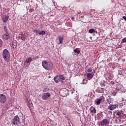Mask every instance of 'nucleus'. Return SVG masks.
I'll return each instance as SVG.
<instances>
[{
    "label": "nucleus",
    "mask_w": 126,
    "mask_h": 126,
    "mask_svg": "<svg viewBox=\"0 0 126 126\" xmlns=\"http://www.w3.org/2000/svg\"><path fill=\"white\" fill-rule=\"evenodd\" d=\"M121 43L122 44H124V43H126V37L124 38L122 40H121Z\"/></svg>",
    "instance_id": "obj_23"
},
{
    "label": "nucleus",
    "mask_w": 126,
    "mask_h": 126,
    "mask_svg": "<svg viewBox=\"0 0 126 126\" xmlns=\"http://www.w3.org/2000/svg\"><path fill=\"white\" fill-rule=\"evenodd\" d=\"M123 114H124V112H123L122 110H119L117 111L116 112V115L117 116H118V117H119V118H121V117H122V115H123Z\"/></svg>",
    "instance_id": "obj_12"
},
{
    "label": "nucleus",
    "mask_w": 126,
    "mask_h": 126,
    "mask_svg": "<svg viewBox=\"0 0 126 126\" xmlns=\"http://www.w3.org/2000/svg\"><path fill=\"white\" fill-rule=\"evenodd\" d=\"M2 57L4 61L8 63L10 61V53L7 49H4L2 52Z\"/></svg>",
    "instance_id": "obj_2"
},
{
    "label": "nucleus",
    "mask_w": 126,
    "mask_h": 126,
    "mask_svg": "<svg viewBox=\"0 0 126 126\" xmlns=\"http://www.w3.org/2000/svg\"><path fill=\"white\" fill-rule=\"evenodd\" d=\"M101 101H102V98H99L97 99H96L94 102L96 103L97 105H99V104H101Z\"/></svg>",
    "instance_id": "obj_16"
},
{
    "label": "nucleus",
    "mask_w": 126,
    "mask_h": 126,
    "mask_svg": "<svg viewBox=\"0 0 126 126\" xmlns=\"http://www.w3.org/2000/svg\"><path fill=\"white\" fill-rule=\"evenodd\" d=\"M13 48H16V46H13Z\"/></svg>",
    "instance_id": "obj_33"
},
{
    "label": "nucleus",
    "mask_w": 126,
    "mask_h": 126,
    "mask_svg": "<svg viewBox=\"0 0 126 126\" xmlns=\"http://www.w3.org/2000/svg\"><path fill=\"white\" fill-rule=\"evenodd\" d=\"M33 32H34V33H36V34H39V31L37 30H34Z\"/></svg>",
    "instance_id": "obj_25"
},
{
    "label": "nucleus",
    "mask_w": 126,
    "mask_h": 126,
    "mask_svg": "<svg viewBox=\"0 0 126 126\" xmlns=\"http://www.w3.org/2000/svg\"><path fill=\"white\" fill-rule=\"evenodd\" d=\"M92 68H89L87 70V71L88 72H91L92 71Z\"/></svg>",
    "instance_id": "obj_28"
},
{
    "label": "nucleus",
    "mask_w": 126,
    "mask_h": 126,
    "mask_svg": "<svg viewBox=\"0 0 126 126\" xmlns=\"http://www.w3.org/2000/svg\"><path fill=\"white\" fill-rule=\"evenodd\" d=\"M74 52H75L76 54H80V51H79L78 48L75 49Z\"/></svg>",
    "instance_id": "obj_21"
},
{
    "label": "nucleus",
    "mask_w": 126,
    "mask_h": 126,
    "mask_svg": "<svg viewBox=\"0 0 126 126\" xmlns=\"http://www.w3.org/2000/svg\"><path fill=\"white\" fill-rule=\"evenodd\" d=\"M42 65L46 70H52L54 67V64L50 61H43Z\"/></svg>",
    "instance_id": "obj_1"
},
{
    "label": "nucleus",
    "mask_w": 126,
    "mask_h": 126,
    "mask_svg": "<svg viewBox=\"0 0 126 126\" xmlns=\"http://www.w3.org/2000/svg\"><path fill=\"white\" fill-rule=\"evenodd\" d=\"M3 29L5 32V33H8V32H7V28H6V26H4L3 28Z\"/></svg>",
    "instance_id": "obj_24"
},
{
    "label": "nucleus",
    "mask_w": 126,
    "mask_h": 126,
    "mask_svg": "<svg viewBox=\"0 0 126 126\" xmlns=\"http://www.w3.org/2000/svg\"><path fill=\"white\" fill-rule=\"evenodd\" d=\"M89 32L91 34H92V33H95V30L94 29H91L90 30H89Z\"/></svg>",
    "instance_id": "obj_19"
},
{
    "label": "nucleus",
    "mask_w": 126,
    "mask_h": 126,
    "mask_svg": "<svg viewBox=\"0 0 126 126\" xmlns=\"http://www.w3.org/2000/svg\"><path fill=\"white\" fill-rule=\"evenodd\" d=\"M59 79H61L62 80H64V79H65V78H64V77H63V75H60V76H59Z\"/></svg>",
    "instance_id": "obj_20"
},
{
    "label": "nucleus",
    "mask_w": 126,
    "mask_h": 126,
    "mask_svg": "<svg viewBox=\"0 0 126 126\" xmlns=\"http://www.w3.org/2000/svg\"><path fill=\"white\" fill-rule=\"evenodd\" d=\"M109 121H108V119H103L100 122V125L101 126H105L106 125H109Z\"/></svg>",
    "instance_id": "obj_10"
},
{
    "label": "nucleus",
    "mask_w": 126,
    "mask_h": 126,
    "mask_svg": "<svg viewBox=\"0 0 126 126\" xmlns=\"http://www.w3.org/2000/svg\"><path fill=\"white\" fill-rule=\"evenodd\" d=\"M2 44H3V42H2V40L0 38V48L2 46Z\"/></svg>",
    "instance_id": "obj_26"
},
{
    "label": "nucleus",
    "mask_w": 126,
    "mask_h": 126,
    "mask_svg": "<svg viewBox=\"0 0 126 126\" xmlns=\"http://www.w3.org/2000/svg\"><path fill=\"white\" fill-rule=\"evenodd\" d=\"M100 85H101L102 87L105 86V84H104V83H101V84H100Z\"/></svg>",
    "instance_id": "obj_31"
},
{
    "label": "nucleus",
    "mask_w": 126,
    "mask_h": 126,
    "mask_svg": "<svg viewBox=\"0 0 126 126\" xmlns=\"http://www.w3.org/2000/svg\"><path fill=\"white\" fill-rule=\"evenodd\" d=\"M97 92H98V93H103V90H98Z\"/></svg>",
    "instance_id": "obj_29"
},
{
    "label": "nucleus",
    "mask_w": 126,
    "mask_h": 126,
    "mask_svg": "<svg viewBox=\"0 0 126 126\" xmlns=\"http://www.w3.org/2000/svg\"><path fill=\"white\" fill-rule=\"evenodd\" d=\"M9 33L8 32H5L4 34L2 35V38L3 40H8L10 38Z\"/></svg>",
    "instance_id": "obj_9"
},
{
    "label": "nucleus",
    "mask_w": 126,
    "mask_h": 126,
    "mask_svg": "<svg viewBox=\"0 0 126 126\" xmlns=\"http://www.w3.org/2000/svg\"><path fill=\"white\" fill-rule=\"evenodd\" d=\"M90 111L91 113H93V114H96V113H97V110H96V109L93 106L91 107Z\"/></svg>",
    "instance_id": "obj_13"
},
{
    "label": "nucleus",
    "mask_w": 126,
    "mask_h": 126,
    "mask_svg": "<svg viewBox=\"0 0 126 126\" xmlns=\"http://www.w3.org/2000/svg\"><path fill=\"white\" fill-rule=\"evenodd\" d=\"M101 90H105V89L102 88H101Z\"/></svg>",
    "instance_id": "obj_32"
},
{
    "label": "nucleus",
    "mask_w": 126,
    "mask_h": 126,
    "mask_svg": "<svg viewBox=\"0 0 126 126\" xmlns=\"http://www.w3.org/2000/svg\"><path fill=\"white\" fill-rule=\"evenodd\" d=\"M32 61V58L31 57H29L27 58L26 60V63H30Z\"/></svg>",
    "instance_id": "obj_17"
},
{
    "label": "nucleus",
    "mask_w": 126,
    "mask_h": 126,
    "mask_svg": "<svg viewBox=\"0 0 126 126\" xmlns=\"http://www.w3.org/2000/svg\"><path fill=\"white\" fill-rule=\"evenodd\" d=\"M54 79L56 83H59V82H60L61 80H60V77H59V76H56V77H55L54 78Z\"/></svg>",
    "instance_id": "obj_15"
},
{
    "label": "nucleus",
    "mask_w": 126,
    "mask_h": 126,
    "mask_svg": "<svg viewBox=\"0 0 126 126\" xmlns=\"http://www.w3.org/2000/svg\"><path fill=\"white\" fill-rule=\"evenodd\" d=\"M27 105L29 107L31 108L33 106V104L31 101H28Z\"/></svg>",
    "instance_id": "obj_18"
},
{
    "label": "nucleus",
    "mask_w": 126,
    "mask_h": 126,
    "mask_svg": "<svg viewBox=\"0 0 126 126\" xmlns=\"http://www.w3.org/2000/svg\"><path fill=\"white\" fill-rule=\"evenodd\" d=\"M11 44H17V42L16 41H13L11 43Z\"/></svg>",
    "instance_id": "obj_30"
},
{
    "label": "nucleus",
    "mask_w": 126,
    "mask_h": 126,
    "mask_svg": "<svg viewBox=\"0 0 126 126\" xmlns=\"http://www.w3.org/2000/svg\"><path fill=\"white\" fill-rule=\"evenodd\" d=\"M55 42L57 45H61L63 43V36L62 35L58 36L55 40Z\"/></svg>",
    "instance_id": "obj_4"
},
{
    "label": "nucleus",
    "mask_w": 126,
    "mask_h": 126,
    "mask_svg": "<svg viewBox=\"0 0 126 126\" xmlns=\"http://www.w3.org/2000/svg\"><path fill=\"white\" fill-rule=\"evenodd\" d=\"M8 18H9V16L4 15L2 17V20L3 22L5 23V22H7V20H8Z\"/></svg>",
    "instance_id": "obj_11"
},
{
    "label": "nucleus",
    "mask_w": 126,
    "mask_h": 126,
    "mask_svg": "<svg viewBox=\"0 0 126 126\" xmlns=\"http://www.w3.org/2000/svg\"><path fill=\"white\" fill-rule=\"evenodd\" d=\"M45 34L44 31H39V35H44Z\"/></svg>",
    "instance_id": "obj_22"
},
{
    "label": "nucleus",
    "mask_w": 126,
    "mask_h": 126,
    "mask_svg": "<svg viewBox=\"0 0 126 126\" xmlns=\"http://www.w3.org/2000/svg\"><path fill=\"white\" fill-rule=\"evenodd\" d=\"M50 98H51V94L50 93H45L41 96V99L45 100H50Z\"/></svg>",
    "instance_id": "obj_5"
},
{
    "label": "nucleus",
    "mask_w": 126,
    "mask_h": 126,
    "mask_svg": "<svg viewBox=\"0 0 126 126\" xmlns=\"http://www.w3.org/2000/svg\"><path fill=\"white\" fill-rule=\"evenodd\" d=\"M94 74H92V73H88L87 75V77L89 79H92V78H93V76H94Z\"/></svg>",
    "instance_id": "obj_14"
},
{
    "label": "nucleus",
    "mask_w": 126,
    "mask_h": 126,
    "mask_svg": "<svg viewBox=\"0 0 126 126\" xmlns=\"http://www.w3.org/2000/svg\"><path fill=\"white\" fill-rule=\"evenodd\" d=\"M119 107V104H110L108 106L109 110L110 111H114Z\"/></svg>",
    "instance_id": "obj_7"
},
{
    "label": "nucleus",
    "mask_w": 126,
    "mask_h": 126,
    "mask_svg": "<svg viewBox=\"0 0 126 126\" xmlns=\"http://www.w3.org/2000/svg\"><path fill=\"white\" fill-rule=\"evenodd\" d=\"M6 96L3 94H0V103L1 104H4L6 102Z\"/></svg>",
    "instance_id": "obj_6"
},
{
    "label": "nucleus",
    "mask_w": 126,
    "mask_h": 126,
    "mask_svg": "<svg viewBox=\"0 0 126 126\" xmlns=\"http://www.w3.org/2000/svg\"><path fill=\"white\" fill-rule=\"evenodd\" d=\"M14 126H18L20 124V119L18 116H15L11 121Z\"/></svg>",
    "instance_id": "obj_3"
},
{
    "label": "nucleus",
    "mask_w": 126,
    "mask_h": 126,
    "mask_svg": "<svg viewBox=\"0 0 126 126\" xmlns=\"http://www.w3.org/2000/svg\"><path fill=\"white\" fill-rule=\"evenodd\" d=\"M111 94H112V95H113V96H116V94H117V93L113 91V92H111Z\"/></svg>",
    "instance_id": "obj_27"
},
{
    "label": "nucleus",
    "mask_w": 126,
    "mask_h": 126,
    "mask_svg": "<svg viewBox=\"0 0 126 126\" xmlns=\"http://www.w3.org/2000/svg\"><path fill=\"white\" fill-rule=\"evenodd\" d=\"M19 37H20L21 40H23V41H25V40H26L27 38V34L21 32L19 34Z\"/></svg>",
    "instance_id": "obj_8"
}]
</instances>
